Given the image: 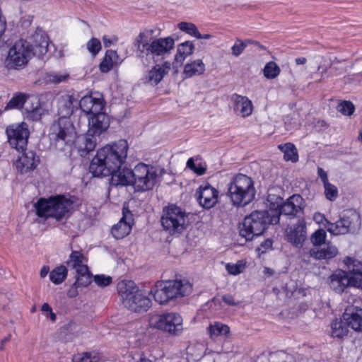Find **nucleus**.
Wrapping results in <instances>:
<instances>
[{"instance_id": "20e7f679", "label": "nucleus", "mask_w": 362, "mask_h": 362, "mask_svg": "<svg viewBox=\"0 0 362 362\" xmlns=\"http://www.w3.org/2000/svg\"><path fill=\"white\" fill-rule=\"evenodd\" d=\"M192 284L187 279L158 281L151 290L156 302L160 305L190 295Z\"/></svg>"}, {"instance_id": "423d86ee", "label": "nucleus", "mask_w": 362, "mask_h": 362, "mask_svg": "<svg viewBox=\"0 0 362 362\" xmlns=\"http://www.w3.org/2000/svg\"><path fill=\"white\" fill-rule=\"evenodd\" d=\"M88 129L85 135L77 138L76 146L81 156H86L96 146L97 136L100 135L109 127V119L103 110L88 117Z\"/></svg>"}, {"instance_id": "cd10ccee", "label": "nucleus", "mask_w": 362, "mask_h": 362, "mask_svg": "<svg viewBox=\"0 0 362 362\" xmlns=\"http://www.w3.org/2000/svg\"><path fill=\"white\" fill-rule=\"evenodd\" d=\"M134 169L127 168H118L110 174L112 183L115 185L127 186L132 185L134 182Z\"/></svg>"}, {"instance_id": "c85d7f7f", "label": "nucleus", "mask_w": 362, "mask_h": 362, "mask_svg": "<svg viewBox=\"0 0 362 362\" xmlns=\"http://www.w3.org/2000/svg\"><path fill=\"white\" fill-rule=\"evenodd\" d=\"M317 176L322 182L326 199L330 202H334L339 197L337 187L329 182L327 172L320 167L317 168Z\"/></svg>"}, {"instance_id": "680f3d73", "label": "nucleus", "mask_w": 362, "mask_h": 362, "mask_svg": "<svg viewBox=\"0 0 362 362\" xmlns=\"http://www.w3.org/2000/svg\"><path fill=\"white\" fill-rule=\"evenodd\" d=\"M103 42L105 47H109L112 44V40L107 37V36L103 37Z\"/></svg>"}, {"instance_id": "473e14b6", "label": "nucleus", "mask_w": 362, "mask_h": 362, "mask_svg": "<svg viewBox=\"0 0 362 362\" xmlns=\"http://www.w3.org/2000/svg\"><path fill=\"white\" fill-rule=\"evenodd\" d=\"M194 49V45L191 41L179 44L175 55V63L182 64L185 59L193 53Z\"/></svg>"}, {"instance_id": "393cba45", "label": "nucleus", "mask_w": 362, "mask_h": 362, "mask_svg": "<svg viewBox=\"0 0 362 362\" xmlns=\"http://www.w3.org/2000/svg\"><path fill=\"white\" fill-rule=\"evenodd\" d=\"M342 317L351 328L362 332V308L348 307Z\"/></svg>"}, {"instance_id": "a18cd8bd", "label": "nucleus", "mask_w": 362, "mask_h": 362, "mask_svg": "<svg viewBox=\"0 0 362 362\" xmlns=\"http://www.w3.org/2000/svg\"><path fill=\"white\" fill-rule=\"evenodd\" d=\"M245 269V262L243 260H239L236 263H227L226 264V269L228 274L231 275H238L243 272Z\"/></svg>"}, {"instance_id": "052dcab7", "label": "nucleus", "mask_w": 362, "mask_h": 362, "mask_svg": "<svg viewBox=\"0 0 362 362\" xmlns=\"http://www.w3.org/2000/svg\"><path fill=\"white\" fill-rule=\"evenodd\" d=\"M49 272V267L43 266L41 268L40 273L41 278H45L48 274Z\"/></svg>"}, {"instance_id": "f704fd0d", "label": "nucleus", "mask_w": 362, "mask_h": 362, "mask_svg": "<svg viewBox=\"0 0 362 362\" xmlns=\"http://www.w3.org/2000/svg\"><path fill=\"white\" fill-rule=\"evenodd\" d=\"M69 267L74 269L76 271L79 270L82 267H88L86 264V258L81 251L73 250L69 255V259L66 262Z\"/></svg>"}, {"instance_id": "7ed1b4c3", "label": "nucleus", "mask_w": 362, "mask_h": 362, "mask_svg": "<svg viewBox=\"0 0 362 362\" xmlns=\"http://www.w3.org/2000/svg\"><path fill=\"white\" fill-rule=\"evenodd\" d=\"M148 35V31L141 32L134 42L136 55L144 64L165 59L175 47V41L171 37L155 38L149 42Z\"/></svg>"}, {"instance_id": "9b49d317", "label": "nucleus", "mask_w": 362, "mask_h": 362, "mask_svg": "<svg viewBox=\"0 0 362 362\" xmlns=\"http://www.w3.org/2000/svg\"><path fill=\"white\" fill-rule=\"evenodd\" d=\"M269 224L272 223L269 209L255 211L245 217L240 227V235L246 240H252L254 237L261 235Z\"/></svg>"}, {"instance_id": "603ef678", "label": "nucleus", "mask_w": 362, "mask_h": 362, "mask_svg": "<svg viewBox=\"0 0 362 362\" xmlns=\"http://www.w3.org/2000/svg\"><path fill=\"white\" fill-rule=\"evenodd\" d=\"M245 49V47L242 42V40L236 39L234 45L231 47V53L234 57H238L243 52Z\"/></svg>"}, {"instance_id": "6e6d98bb", "label": "nucleus", "mask_w": 362, "mask_h": 362, "mask_svg": "<svg viewBox=\"0 0 362 362\" xmlns=\"http://www.w3.org/2000/svg\"><path fill=\"white\" fill-rule=\"evenodd\" d=\"M313 220L317 223L320 224H324L325 227L326 228L327 221H328L324 214L317 212L315 213L313 216Z\"/></svg>"}, {"instance_id": "79ce46f5", "label": "nucleus", "mask_w": 362, "mask_h": 362, "mask_svg": "<svg viewBox=\"0 0 362 362\" xmlns=\"http://www.w3.org/2000/svg\"><path fill=\"white\" fill-rule=\"evenodd\" d=\"M27 95L19 93L13 95V97L8 103L6 109H21L23 108L24 103L26 102Z\"/></svg>"}, {"instance_id": "a878e982", "label": "nucleus", "mask_w": 362, "mask_h": 362, "mask_svg": "<svg viewBox=\"0 0 362 362\" xmlns=\"http://www.w3.org/2000/svg\"><path fill=\"white\" fill-rule=\"evenodd\" d=\"M305 238L306 226L303 220H299L287 230L288 240L296 247L301 246Z\"/></svg>"}, {"instance_id": "c03bdc74", "label": "nucleus", "mask_w": 362, "mask_h": 362, "mask_svg": "<svg viewBox=\"0 0 362 362\" xmlns=\"http://www.w3.org/2000/svg\"><path fill=\"white\" fill-rule=\"evenodd\" d=\"M187 167L198 175H204L206 170V165L201 161L196 163L194 158L187 160Z\"/></svg>"}, {"instance_id": "72a5a7b5", "label": "nucleus", "mask_w": 362, "mask_h": 362, "mask_svg": "<svg viewBox=\"0 0 362 362\" xmlns=\"http://www.w3.org/2000/svg\"><path fill=\"white\" fill-rule=\"evenodd\" d=\"M120 63L121 61L117 52L107 50L100 64V70L103 73H107L113 68L114 65L119 64Z\"/></svg>"}, {"instance_id": "e2e57ef3", "label": "nucleus", "mask_w": 362, "mask_h": 362, "mask_svg": "<svg viewBox=\"0 0 362 362\" xmlns=\"http://www.w3.org/2000/svg\"><path fill=\"white\" fill-rule=\"evenodd\" d=\"M212 37V35L210 34H204L202 35L199 32L198 33V35L197 36V39H204V40H209Z\"/></svg>"}, {"instance_id": "aec40b11", "label": "nucleus", "mask_w": 362, "mask_h": 362, "mask_svg": "<svg viewBox=\"0 0 362 362\" xmlns=\"http://www.w3.org/2000/svg\"><path fill=\"white\" fill-rule=\"evenodd\" d=\"M344 263L349 270V286L362 290V263L349 257L344 258Z\"/></svg>"}, {"instance_id": "4be33fe9", "label": "nucleus", "mask_w": 362, "mask_h": 362, "mask_svg": "<svg viewBox=\"0 0 362 362\" xmlns=\"http://www.w3.org/2000/svg\"><path fill=\"white\" fill-rule=\"evenodd\" d=\"M348 272L337 269L329 278L330 288L337 293H342L349 286Z\"/></svg>"}, {"instance_id": "09e8293b", "label": "nucleus", "mask_w": 362, "mask_h": 362, "mask_svg": "<svg viewBox=\"0 0 362 362\" xmlns=\"http://www.w3.org/2000/svg\"><path fill=\"white\" fill-rule=\"evenodd\" d=\"M86 48L93 56H95L101 49L100 41L95 37H92L86 44Z\"/></svg>"}, {"instance_id": "2eb2a0df", "label": "nucleus", "mask_w": 362, "mask_h": 362, "mask_svg": "<svg viewBox=\"0 0 362 362\" xmlns=\"http://www.w3.org/2000/svg\"><path fill=\"white\" fill-rule=\"evenodd\" d=\"M360 224L359 214L355 211L348 210L335 223L327 221L326 229L331 234L338 235L354 231Z\"/></svg>"}, {"instance_id": "4468645a", "label": "nucleus", "mask_w": 362, "mask_h": 362, "mask_svg": "<svg viewBox=\"0 0 362 362\" xmlns=\"http://www.w3.org/2000/svg\"><path fill=\"white\" fill-rule=\"evenodd\" d=\"M149 325L151 327L168 332L172 335H179L183 329L182 318L177 313L153 315L150 317Z\"/></svg>"}, {"instance_id": "0eeeda50", "label": "nucleus", "mask_w": 362, "mask_h": 362, "mask_svg": "<svg viewBox=\"0 0 362 362\" xmlns=\"http://www.w3.org/2000/svg\"><path fill=\"white\" fill-rule=\"evenodd\" d=\"M117 288L122 304L129 310L142 313L151 307L150 298L142 293L133 281L122 280L117 284Z\"/></svg>"}, {"instance_id": "864d4df0", "label": "nucleus", "mask_w": 362, "mask_h": 362, "mask_svg": "<svg viewBox=\"0 0 362 362\" xmlns=\"http://www.w3.org/2000/svg\"><path fill=\"white\" fill-rule=\"evenodd\" d=\"M41 311L47 317H49L52 322L56 320V315L52 312V309L48 303H45L42 305Z\"/></svg>"}, {"instance_id": "a211bd4d", "label": "nucleus", "mask_w": 362, "mask_h": 362, "mask_svg": "<svg viewBox=\"0 0 362 362\" xmlns=\"http://www.w3.org/2000/svg\"><path fill=\"white\" fill-rule=\"evenodd\" d=\"M78 105L84 113L92 116L100 110H103L105 102L100 94L95 93L83 96Z\"/></svg>"}, {"instance_id": "de8ad7c7", "label": "nucleus", "mask_w": 362, "mask_h": 362, "mask_svg": "<svg viewBox=\"0 0 362 362\" xmlns=\"http://www.w3.org/2000/svg\"><path fill=\"white\" fill-rule=\"evenodd\" d=\"M326 237V231L324 229H318L312 234L310 240L313 245L320 246L325 243Z\"/></svg>"}, {"instance_id": "3c124183", "label": "nucleus", "mask_w": 362, "mask_h": 362, "mask_svg": "<svg viewBox=\"0 0 362 362\" xmlns=\"http://www.w3.org/2000/svg\"><path fill=\"white\" fill-rule=\"evenodd\" d=\"M95 283L100 287H105L112 283V277L104 274L95 275L94 276Z\"/></svg>"}, {"instance_id": "49530a36", "label": "nucleus", "mask_w": 362, "mask_h": 362, "mask_svg": "<svg viewBox=\"0 0 362 362\" xmlns=\"http://www.w3.org/2000/svg\"><path fill=\"white\" fill-rule=\"evenodd\" d=\"M177 28L182 32L186 33L187 34L197 37L199 30L197 26L192 23L188 22H180L177 25Z\"/></svg>"}, {"instance_id": "6ab92c4d", "label": "nucleus", "mask_w": 362, "mask_h": 362, "mask_svg": "<svg viewBox=\"0 0 362 362\" xmlns=\"http://www.w3.org/2000/svg\"><path fill=\"white\" fill-rule=\"evenodd\" d=\"M134 219L132 213L125 207L122 209V217L111 229V233L116 239L126 237L132 230Z\"/></svg>"}, {"instance_id": "9d476101", "label": "nucleus", "mask_w": 362, "mask_h": 362, "mask_svg": "<svg viewBox=\"0 0 362 362\" xmlns=\"http://www.w3.org/2000/svg\"><path fill=\"white\" fill-rule=\"evenodd\" d=\"M49 139L55 147L64 150L66 146L76 143V132L70 118H59L54 121L49 129Z\"/></svg>"}, {"instance_id": "69168bd1", "label": "nucleus", "mask_w": 362, "mask_h": 362, "mask_svg": "<svg viewBox=\"0 0 362 362\" xmlns=\"http://www.w3.org/2000/svg\"><path fill=\"white\" fill-rule=\"evenodd\" d=\"M264 274L265 275L268 276H272L274 274V272L273 269L269 268V267H264Z\"/></svg>"}, {"instance_id": "bb28decb", "label": "nucleus", "mask_w": 362, "mask_h": 362, "mask_svg": "<svg viewBox=\"0 0 362 362\" xmlns=\"http://www.w3.org/2000/svg\"><path fill=\"white\" fill-rule=\"evenodd\" d=\"M23 110V113L26 118L33 121L40 119L42 108L39 100L36 98L27 95L26 102L24 103Z\"/></svg>"}, {"instance_id": "ea45409f", "label": "nucleus", "mask_w": 362, "mask_h": 362, "mask_svg": "<svg viewBox=\"0 0 362 362\" xmlns=\"http://www.w3.org/2000/svg\"><path fill=\"white\" fill-rule=\"evenodd\" d=\"M76 272V285H79L81 287H86L90 284L91 274L88 267H82Z\"/></svg>"}, {"instance_id": "c9c22d12", "label": "nucleus", "mask_w": 362, "mask_h": 362, "mask_svg": "<svg viewBox=\"0 0 362 362\" xmlns=\"http://www.w3.org/2000/svg\"><path fill=\"white\" fill-rule=\"evenodd\" d=\"M105 359L98 351L78 353L73 356V362H101Z\"/></svg>"}, {"instance_id": "7c9ffc66", "label": "nucleus", "mask_w": 362, "mask_h": 362, "mask_svg": "<svg viewBox=\"0 0 362 362\" xmlns=\"http://www.w3.org/2000/svg\"><path fill=\"white\" fill-rule=\"evenodd\" d=\"M206 66L200 59L189 61L184 66L182 74L184 78H188L202 75Z\"/></svg>"}, {"instance_id": "412c9836", "label": "nucleus", "mask_w": 362, "mask_h": 362, "mask_svg": "<svg viewBox=\"0 0 362 362\" xmlns=\"http://www.w3.org/2000/svg\"><path fill=\"white\" fill-rule=\"evenodd\" d=\"M170 69L171 64L169 62L157 64L144 76L143 78L144 83L151 86H156L169 73Z\"/></svg>"}, {"instance_id": "f03ea898", "label": "nucleus", "mask_w": 362, "mask_h": 362, "mask_svg": "<svg viewBox=\"0 0 362 362\" xmlns=\"http://www.w3.org/2000/svg\"><path fill=\"white\" fill-rule=\"evenodd\" d=\"M128 149V143L124 139H120L100 148L91 160L90 172L94 177L110 176L112 172L125 163Z\"/></svg>"}, {"instance_id": "f3484780", "label": "nucleus", "mask_w": 362, "mask_h": 362, "mask_svg": "<svg viewBox=\"0 0 362 362\" xmlns=\"http://www.w3.org/2000/svg\"><path fill=\"white\" fill-rule=\"evenodd\" d=\"M218 191L209 183L199 186L196 191L197 199L201 206L209 209L218 202Z\"/></svg>"}, {"instance_id": "4d7b16f0", "label": "nucleus", "mask_w": 362, "mask_h": 362, "mask_svg": "<svg viewBox=\"0 0 362 362\" xmlns=\"http://www.w3.org/2000/svg\"><path fill=\"white\" fill-rule=\"evenodd\" d=\"M81 287L79 285H76V283L68 290L67 296L69 298H75L78 295V288Z\"/></svg>"}, {"instance_id": "6e6552de", "label": "nucleus", "mask_w": 362, "mask_h": 362, "mask_svg": "<svg viewBox=\"0 0 362 362\" xmlns=\"http://www.w3.org/2000/svg\"><path fill=\"white\" fill-rule=\"evenodd\" d=\"M267 202L272 224H277L281 215L288 218L295 217L303 209V199L299 194L291 196L285 202L280 197L269 196Z\"/></svg>"}, {"instance_id": "b1692460", "label": "nucleus", "mask_w": 362, "mask_h": 362, "mask_svg": "<svg viewBox=\"0 0 362 362\" xmlns=\"http://www.w3.org/2000/svg\"><path fill=\"white\" fill-rule=\"evenodd\" d=\"M39 162L38 157L32 151H25L18 156L15 163V166L21 173H25L35 169Z\"/></svg>"}, {"instance_id": "a19ab883", "label": "nucleus", "mask_w": 362, "mask_h": 362, "mask_svg": "<svg viewBox=\"0 0 362 362\" xmlns=\"http://www.w3.org/2000/svg\"><path fill=\"white\" fill-rule=\"evenodd\" d=\"M67 276V269L65 266H59L54 269L49 274V279L54 284H62Z\"/></svg>"}, {"instance_id": "5701e85b", "label": "nucleus", "mask_w": 362, "mask_h": 362, "mask_svg": "<svg viewBox=\"0 0 362 362\" xmlns=\"http://www.w3.org/2000/svg\"><path fill=\"white\" fill-rule=\"evenodd\" d=\"M78 100L73 95L65 94L62 95L57 103L58 115L59 118H69L74 112V108H77Z\"/></svg>"}, {"instance_id": "dca6fc26", "label": "nucleus", "mask_w": 362, "mask_h": 362, "mask_svg": "<svg viewBox=\"0 0 362 362\" xmlns=\"http://www.w3.org/2000/svg\"><path fill=\"white\" fill-rule=\"evenodd\" d=\"M6 134L11 146L18 151L25 150L30 135L26 123L13 124L6 127Z\"/></svg>"}, {"instance_id": "338daca9", "label": "nucleus", "mask_w": 362, "mask_h": 362, "mask_svg": "<svg viewBox=\"0 0 362 362\" xmlns=\"http://www.w3.org/2000/svg\"><path fill=\"white\" fill-rule=\"evenodd\" d=\"M242 42L244 44V47L246 48L248 45H252L254 42L252 40L246 39L243 40Z\"/></svg>"}, {"instance_id": "bf43d9fd", "label": "nucleus", "mask_w": 362, "mask_h": 362, "mask_svg": "<svg viewBox=\"0 0 362 362\" xmlns=\"http://www.w3.org/2000/svg\"><path fill=\"white\" fill-rule=\"evenodd\" d=\"M223 300L229 305H235L237 303L235 302L233 297L231 295H225L223 296Z\"/></svg>"}, {"instance_id": "58836bf2", "label": "nucleus", "mask_w": 362, "mask_h": 362, "mask_svg": "<svg viewBox=\"0 0 362 362\" xmlns=\"http://www.w3.org/2000/svg\"><path fill=\"white\" fill-rule=\"evenodd\" d=\"M348 324L343 320H336L332 322L331 334L333 337L341 338L348 333Z\"/></svg>"}, {"instance_id": "c756f323", "label": "nucleus", "mask_w": 362, "mask_h": 362, "mask_svg": "<svg viewBox=\"0 0 362 362\" xmlns=\"http://www.w3.org/2000/svg\"><path fill=\"white\" fill-rule=\"evenodd\" d=\"M252 103L248 98L235 95L233 98V110L235 112L243 117L250 116L252 112Z\"/></svg>"}, {"instance_id": "2f4dec72", "label": "nucleus", "mask_w": 362, "mask_h": 362, "mask_svg": "<svg viewBox=\"0 0 362 362\" xmlns=\"http://www.w3.org/2000/svg\"><path fill=\"white\" fill-rule=\"evenodd\" d=\"M338 254V249L333 245L327 244L322 248H313L310 255L316 259H329L336 257Z\"/></svg>"}, {"instance_id": "774afa93", "label": "nucleus", "mask_w": 362, "mask_h": 362, "mask_svg": "<svg viewBox=\"0 0 362 362\" xmlns=\"http://www.w3.org/2000/svg\"><path fill=\"white\" fill-rule=\"evenodd\" d=\"M137 362H152L151 360L146 358V357L141 356Z\"/></svg>"}, {"instance_id": "5fc2aeb1", "label": "nucleus", "mask_w": 362, "mask_h": 362, "mask_svg": "<svg viewBox=\"0 0 362 362\" xmlns=\"http://www.w3.org/2000/svg\"><path fill=\"white\" fill-rule=\"evenodd\" d=\"M48 77H49V81H51L52 83H60V82L63 81L64 80H65V78H66V76L60 75V74H58L56 73H53V74H49Z\"/></svg>"}, {"instance_id": "f8f14e48", "label": "nucleus", "mask_w": 362, "mask_h": 362, "mask_svg": "<svg viewBox=\"0 0 362 362\" xmlns=\"http://www.w3.org/2000/svg\"><path fill=\"white\" fill-rule=\"evenodd\" d=\"M187 223L185 211L175 205L168 206L161 217L163 228L172 235L181 233L186 228Z\"/></svg>"}, {"instance_id": "e433bc0d", "label": "nucleus", "mask_w": 362, "mask_h": 362, "mask_svg": "<svg viewBox=\"0 0 362 362\" xmlns=\"http://www.w3.org/2000/svg\"><path fill=\"white\" fill-rule=\"evenodd\" d=\"M208 330L210 337L212 339H216L218 337H228L230 334L229 327L219 322L211 324Z\"/></svg>"}, {"instance_id": "39448f33", "label": "nucleus", "mask_w": 362, "mask_h": 362, "mask_svg": "<svg viewBox=\"0 0 362 362\" xmlns=\"http://www.w3.org/2000/svg\"><path fill=\"white\" fill-rule=\"evenodd\" d=\"M74 202L72 198L65 195L50 197L49 199L40 198L35 204L36 214L40 218H53L62 221L69 216L73 209Z\"/></svg>"}, {"instance_id": "ddd939ff", "label": "nucleus", "mask_w": 362, "mask_h": 362, "mask_svg": "<svg viewBox=\"0 0 362 362\" xmlns=\"http://www.w3.org/2000/svg\"><path fill=\"white\" fill-rule=\"evenodd\" d=\"M133 187L136 192H146L152 189L157 182L156 169L149 165L140 163L134 168Z\"/></svg>"}, {"instance_id": "37998d69", "label": "nucleus", "mask_w": 362, "mask_h": 362, "mask_svg": "<svg viewBox=\"0 0 362 362\" xmlns=\"http://www.w3.org/2000/svg\"><path fill=\"white\" fill-rule=\"evenodd\" d=\"M263 71L267 78L273 79L279 76L280 68L274 62H269L266 64Z\"/></svg>"}, {"instance_id": "13d9d810", "label": "nucleus", "mask_w": 362, "mask_h": 362, "mask_svg": "<svg viewBox=\"0 0 362 362\" xmlns=\"http://www.w3.org/2000/svg\"><path fill=\"white\" fill-rule=\"evenodd\" d=\"M272 241L271 240L268 239V240H266L265 241H264L261 244L259 250L262 252H265L267 251V250L272 248Z\"/></svg>"}, {"instance_id": "f257e3e1", "label": "nucleus", "mask_w": 362, "mask_h": 362, "mask_svg": "<svg viewBox=\"0 0 362 362\" xmlns=\"http://www.w3.org/2000/svg\"><path fill=\"white\" fill-rule=\"evenodd\" d=\"M49 37L41 29H37L28 40H17L9 49L6 59L9 69H23L34 57H41L48 49Z\"/></svg>"}, {"instance_id": "0e129e2a", "label": "nucleus", "mask_w": 362, "mask_h": 362, "mask_svg": "<svg viewBox=\"0 0 362 362\" xmlns=\"http://www.w3.org/2000/svg\"><path fill=\"white\" fill-rule=\"evenodd\" d=\"M295 62L297 65H301L305 64L307 59L305 57H298L296 59Z\"/></svg>"}, {"instance_id": "8fccbe9b", "label": "nucleus", "mask_w": 362, "mask_h": 362, "mask_svg": "<svg viewBox=\"0 0 362 362\" xmlns=\"http://www.w3.org/2000/svg\"><path fill=\"white\" fill-rule=\"evenodd\" d=\"M337 110L344 115H351L354 111V106L350 101H343L338 105Z\"/></svg>"}, {"instance_id": "4c0bfd02", "label": "nucleus", "mask_w": 362, "mask_h": 362, "mask_svg": "<svg viewBox=\"0 0 362 362\" xmlns=\"http://www.w3.org/2000/svg\"><path fill=\"white\" fill-rule=\"evenodd\" d=\"M278 148L284 153V158L286 161L296 163L298 160L297 148L291 143H286L278 146Z\"/></svg>"}, {"instance_id": "1a4fd4ad", "label": "nucleus", "mask_w": 362, "mask_h": 362, "mask_svg": "<svg viewBox=\"0 0 362 362\" xmlns=\"http://www.w3.org/2000/svg\"><path fill=\"white\" fill-rule=\"evenodd\" d=\"M253 180L244 174L236 175L228 185V196L233 205L244 206L255 196Z\"/></svg>"}]
</instances>
